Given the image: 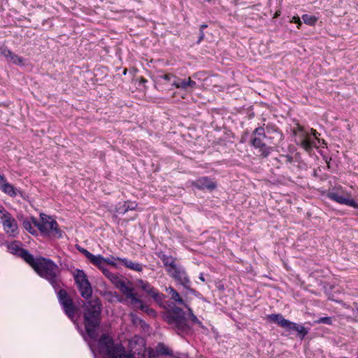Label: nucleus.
<instances>
[{
	"mask_svg": "<svg viewBox=\"0 0 358 358\" xmlns=\"http://www.w3.org/2000/svg\"><path fill=\"white\" fill-rule=\"evenodd\" d=\"M20 255L42 278L47 280L57 291L60 287V268L51 259L42 257L35 258L28 251H20Z\"/></svg>",
	"mask_w": 358,
	"mask_h": 358,
	"instance_id": "obj_1",
	"label": "nucleus"
},
{
	"mask_svg": "<svg viewBox=\"0 0 358 358\" xmlns=\"http://www.w3.org/2000/svg\"><path fill=\"white\" fill-rule=\"evenodd\" d=\"M102 304L98 298L88 301L84 305L83 324L86 335H83L85 340L87 336L95 340L98 336L97 329L101 323V313Z\"/></svg>",
	"mask_w": 358,
	"mask_h": 358,
	"instance_id": "obj_2",
	"label": "nucleus"
},
{
	"mask_svg": "<svg viewBox=\"0 0 358 358\" xmlns=\"http://www.w3.org/2000/svg\"><path fill=\"white\" fill-rule=\"evenodd\" d=\"M164 317L167 323L171 325L179 335L187 334L190 330L185 313L179 307H172L166 312Z\"/></svg>",
	"mask_w": 358,
	"mask_h": 358,
	"instance_id": "obj_3",
	"label": "nucleus"
},
{
	"mask_svg": "<svg viewBox=\"0 0 358 358\" xmlns=\"http://www.w3.org/2000/svg\"><path fill=\"white\" fill-rule=\"evenodd\" d=\"M99 352L108 356V358H133L125 352L124 348L120 345H114L111 338L106 335L101 336L98 341Z\"/></svg>",
	"mask_w": 358,
	"mask_h": 358,
	"instance_id": "obj_4",
	"label": "nucleus"
},
{
	"mask_svg": "<svg viewBox=\"0 0 358 358\" xmlns=\"http://www.w3.org/2000/svg\"><path fill=\"white\" fill-rule=\"evenodd\" d=\"M267 138L265 129L263 127L256 128L252 133L250 145L255 149L258 150L260 156L266 158L273 150L272 147L268 146L264 142Z\"/></svg>",
	"mask_w": 358,
	"mask_h": 358,
	"instance_id": "obj_5",
	"label": "nucleus"
},
{
	"mask_svg": "<svg viewBox=\"0 0 358 358\" xmlns=\"http://www.w3.org/2000/svg\"><path fill=\"white\" fill-rule=\"evenodd\" d=\"M41 222L36 218H32L34 226L36 227L42 234L54 235L57 238L62 237V232L58 229L57 222L50 217L42 213L40 215Z\"/></svg>",
	"mask_w": 358,
	"mask_h": 358,
	"instance_id": "obj_6",
	"label": "nucleus"
},
{
	"mask_svg": "<svg viewBox=\"0 0 358 358\" xmlns=\"http://www.w3.org/2000/svg\"><path fill=\"white\" fill-rule=\"evenodd\" d=\"M266 320L269 322L277 324L287 330L296 331L302 337H303L306 334L305 328L303 326L285 319L281 314L267 315L266 316Z\"/></svg>",
	"mask_w": 358,
	"mask_h": 358,
	"instance_id": "obj_7",
	"label": "nucleus"
},
{
	"mask_svg": "<svg viewBox=\"0 0 358 358\" xmlns=\"http://www.w3.org/2000/svg\"><path fill=\"white\" fill-rule=\"evenodd\" d=\"M0 225L9 236L15 237L19 233L17 221L2 206H0Z\"/></svg>",
	"mask_w": 358,
	"mask_h": 358,
	"instance_id": "obj_8",
	"label": "nucleus"
},
{
	"mask_svg": "<svg viewBox=\"0 0 358 358\" xmlns=\"http://www.w3.org/2000/svg\"><path fill=\"white\" fill-rule=\"evenodd\" d=\"M57 298L65 314L69 319L73 320L78 308L73 303L72 298L68 294L67 292L63 289H60L57 292Z\"/></svg>",
	"mask_w": 358,
	"mask_h": 358,
	"instance_id": "obj_9",
	"label": "nucleus"
},
{
	"mask_svg": "<svg viewBox=\"0 0 358 358\" xmlns=\"http://www.w3.org/2000/svg\"><path fill=\"white\" fill-rule=\"evenodd\" d=\"M73 277L80 295L85 299L91 297L92 289L84 271L83 270L76 269L74 272Z\"/></svg>",
	"mask_w": 358,
	"mask_h": 358,
	"instance_id": "obj_10",
	"label": "nucleus"
},
{
	"mask_svg": "<svg viewBox=\"0 0 358 358\" xmlns=\"http://www.w3.org/2000/svg\"><path fill=\"white\" fill-rule=\"evenodd\" d=\"M115 285L125 296L126 300L131 306H134L135 304L140 303V299H138L134 292V290L131 283L127 284L124 280L119 278L115 281Z\"/></svg>",
	"mask_w": 358,
	"mask_h": 358,
	"instance_id": "obj_11",
	"label": "nucleus"
},
{
	"mask_svg": "<svg viewBox=\"0 0 358 358\" xmlns=\"http://www.w3.org/2000/svg\"><path fill=\"white\" fill-rule=\"evenodd\" d=\"M168 273L176 281L180 284L185 289H190L191 281L182 266H177L173 269L168 270Z\"/></svg>",
	"mask_w": 358,
	"mask_h": 358,
	"instance_id": "obj_12",
	"label": "nucleus"
},
{
	"mask_svg": "<svg viewBox=\"0 0 358 358\" xmlns=\"http://www.w3.org/2000/svg\"><path fill=\"white\" fill-rule=\"evenodd\" d=\"M317 190L320 193L321 196H326L327 197L340 204H345L348 206H355L353 199L346 198L337 192H331L329 189L328 191L321 190L319 188L317 189Z\"/></svg>",
	"mask_w": 358,
	"mask_h": 358,
	"instance_id": "obj_13",
	"label": "nucleus"
},
{
	"mask_svg": "<svg viewBox=\"0 0 358 358\" xmlns=\"http://www.w3.org/2000/svg\"><path fill=\"white\" fill-rule=\"evenodd\" d=\"M0 190L11 197H15L18 194H22L20 190L16 189L13 185L7 181L6 177L3 174H0Z\"/></svg>",
	"mask_w": 358,
	"mask_h": 358,
	"instance_id": "obj_14",
	"label": "nucleus"
},
{
	"mask_svg": "<svg viewBox=\"0 0 358 358\" xmlns=\"http://www.w3.org/2000/svg\"><path fill=\"white\" fill-rule=\"evenodd\" d=\"M320 271L318 269L315 268V284L316 283L317 285L319 287L318 289L322 291H324V293L329 296L332 293V291L335 289L336 286L329 284V282L318 279L319 277L323 276L322 275L320 274Z\"/></svg>",
	"mask_w": 358,
	"mask_h": 358,
	"instance_id": "obj_15",
	"label": "nucleus"
},
{
	"mask_svg": "<svg viewBox=\"0 0 358 358\" xmlns=\"http://www.w3.org/2000/svg\"><path fill=\"white\" fill-rule=\"evenodd\" d=\"M192 186L198 188L199 189H208L213 190L216 188L215 182L212 181L208 177H201L192 182Z\"/></svg>",
	"mask_w": 358,
	"mask_h": 358,
	"instance_id": "obj_16",
	"label": "nucleus"
},
{
	"mask_svg": "<svg viewBox=\"0 0 358 358\" xmlns=\"http://www.w3.org/2000/svg\"><path fill=\"white\" fill-rule=\"evenodd\" d=\"M117 260L120 263L122 264L125 267H127L131 270L138 271V272H140L143 270V266L139 263L133 262L126 258L117 257Z\"/></svg>",
	"mask_w": 358,
	"mask_h": 358,
	"instance_id": "obj_17",
	"label": "nucleus"
},
{
	"mask_svg": "<svg viewBox=\"0 0 358 358\" xmlns=\"http://www.w3.org/2000/svg\"><path fill=\"white\" fill-rule=\"evenodd\" d=\"M166 292L170 295V297L173 301L178 304L185 305L187 307L185 301L180 297L179 293L174 288L172 287H166Z\"/></svg>",
	"mask_w": 358,
	"mask_h": 358,
	"instance_id": "obj_18",
	"label": "nucleus"
},
{
	"mask_svg": "<svg viewBox=\"0 0 358 358\" xmlns=\"http://www.w3.org/2000/svg\"><path fill=\"white\" fill-rule=\"evenodd\" d=\"M136 206V203L134 202L124 201L123 204H120V206L116 208V212L120 214H124L128 210H134Z\"/></svg>",
	"mask_w": 358,
	"mask_h": 358,
	"instance_id": "obj_19",
	"label": "nucleus"
},
{
	"mask_svg": "<svg viewBox=\"0 0 358 358\" xmlns=\"http://www.w3.org/2000/svg\"><path fill=\"white\" fill-rule=\"evenodd\" d=\"M161 260L162 261L164 265L165 266H169L168 270L173 269L174 267L177 266L175 264V259L171 256H168L166 255H162L159 256Z\"/></svg>",
	"mask_w": 358,
	"mask_h": 358,
	"instance_id": "obj_20",
	"label": "nucleus"
},
{
	"mask_svg": "<svg viewBox=\"0 0 358 358\" xmlns=\"http://www.w3.org/2000/svg\"><path fill=\"white\" fill-rule=\"evenodd\" d=\"M318 136H320V134L315 129V148L317 149L319 154L324 157L323 151L320 148H324V145H327V143L324 139H320Z\"/></svg>",
	"mask_w": 358,
	"mask_h": 358,
	"instance_id": "obj_21",
	"label": "nucleus"
},
{
	"mask_svg": "<svg viewBox=\"0 0 358 358\" xmlns=\"http://www.w3.org/2000/svg\"><path fill=\"white\" fill-rule=\"evenodd\" d=\"M171 85L176 88L187 91V80H183L176 76Z\"/></svg>",
	"mask_w": 358,
	"mask_h": 358,
	"instance_id": "obj_22",
	"label": "nucleus"
},
{
	"mask_svg": "<svg viewBox=\"0 0 358 358\" xmlns=\"http://www.w3.org/2000/svg\"><path fill=\"white\" fill-rule=\"evenodd\" d=\"M156 352L158 354L164 355H172L173 352L171 349L166 346L164 343H159L156 347Z\"/></svg>",
	"mask_w": 358,
	"mask_h": 358,
	"instance_id": "obj_23",
	"label": "nucleus"
},
{
	"mask_svg": "<svg viewBox=\"0 0 358 358\" xmlns=\"http://www.w3.org/2000/svg\"><path fill=\"white\" fill-rule=\"evenodd\" d=\"M134 306L141 309L142 311L146 313L149 315L155 316L156 315L155 311L152 308H150L148 306L145 305L143 301L141 299L140 303L135 304Z\"/></svg>",
	"mask_w": 358,
	"mask_h": 358,
	"instance_id": "obj_24",
	"label": "nucleus"
},
{
	"mask_svg": "<svg viewBox=\"0 0 358 358\" xmlns=\"http://www.w3.org/2000/svg\"><path fill=\"white\" fill-rule=\"evenodd\" d=\"M33 217L30 218V220H25L23 221L22 225L24 229H26L27 231H29L31 234H36V231L35 230L34 227H33Z\"/></svg>",
	"mask_w": 358,
	"mask_h": 358,
	"instance_id": "obj_25",
	"label": "nucleus"
},
{
	"mask_svg": "<svg viewBox=\"0 0 358 358\" xmlns=\"http://www.w3.org/2000/svg\"><path fill=\"white\" fill-rule=\"evenodd\" d=\"M104 261L105 258L102 255H98L94 257L91 263L97 266L101 270L105 266Z\"/></svg>",
	"mask_w": 358,
	"mask_h": 358,
	"instance_id": "obj_26",
	"label": "nucleus"
},
{
	"mask_svg": "<svg viewBox=\"0 0 358 358\" xmlns=\"http://www.w3.org/2000/svg\"><path fill=\"white\" fill-rule=\"evenodd\" d=\"M328 299L330 301H335L338 303H341L345 308H350L349 305H347L345 302L343 301L341 299H340L338 295L336 294V291H334V293H331L330 295H329Z\"/></svg>",
	"mask_w": 358,
	"mask_h": 358,
	"instance_id": "obj_27",
	"label": "nucleus"
},
{
	"mask_svg": "<svg viewBox=\"0 0 358 358\" xmlns=\"http://www.w3.org/2000/svg\"><path fill=\"white\" fill-rule=\"evenodd\" d=\"M302 148L308 152H311L312 151V142L310 141V138L305 137L301 140V142Z\"/></svg>",
	"mask_w": 358,
	"mask_h": 358,
	"instance_id": "obj_28",
	"label": "nucleus"
},
{
	"mask_svg": "<svg viewBox=\"0 0 358 358\" xmlns=\"http://www.w3.org/2000/svg\"><path fill=\"white\" fill-rule=\"evenodd\" d=\"M103 275L107 277L109 280H110L114 284L115 281L119 279L116 275L112 273L108 269L106 268V266L101 269Z\"/></svg>",
	"mask_w": 358,
	"mask_h": 358,
	"instance_id": "obj_29",
	"label": "nucleus"
},
{
	"mask_svg": "<svg viewBox=\"0 0 358 358\" xmlns=\"http://www.w3.org/2000/svg\"><path fill=\"white\" fill-rule=\"evenodd\" d=\"M265 131L267 134L274 133V134H275L276 136L278 137L280 139L282 138V133L275 126L267 125Z\"/></svg>",
	"mask_w": 358,
	"mask_h": 358,
	"instance_id": "obj_30",
	"label": "nucleus"
},
{
	"mask_svg": "<svg viewBox=\"0 0 358 358\" xmlns=\"http://www.w3.org/2000/svg\"><path fill=\"white\" fill-rule=\"evenodd\" d=\"M8 59L15 64H19V65L23 64V59L22 57H19L18 55H15L12 52H11V54L9 55Z\"/></svg>",
	"mask_w": 358,
	"mask_h": 358,
	"instance_id": "obj_31",
	"label": "nucleus"
},
{
	"mask_svg": "<svg viewBox=\"0 0 358 358\" xmlns=\"http://www.w3.org/2000/svg\"><path fill=\"white\" fill-rule=\"evenodd\" d=\"M9 249L12 253L16 255L17 256H18L21 258H22V256L20 255V251L21 250L27 251V250H25L24 248H20L16 243H12L10 245Z\"/></svg>",
	"mask_w": 358,
	"mask_h": 358,
	"instance_id": "obj_32",
	"label": "nucleus"
},
{
	"mask_svg": "<svg viewBox=\"0 0 358 358\" xmlns=\"http://www.w3.org/2000/svg\"><path fill=\"white\" fill-rule=\"evenodd\" d=\"M333 319L331 317H322L315 320V324H325L328 325L332 324Z\"/></svg>",
	"mask_w": 358,
	"mask_h": 358,
	"instance_id": "obj_33",
	"label": "nucleus"
},
{
	"mask_svg": "<svg viewBox=\"0 0 358 358\" xmlns=\"http://www.w3.org/2000/svg\"><path fill=\"white\" fill-rule=\"evenodd\" d=\"M147 294L151 296L155 301H160L163 298V295H160L153 287H151Z\"/></svg>",
	"mask_w": 358,
	"mask_h": 358,
	"instance_id": "obj_34",
	"label": "nucleus"
},
{
	"mask_svg": "<svg viewBox=\"0 0 358 358\" xmlns=\"http://www.w3.org/2000/svg\"><path fill=\"white\" fill-rule=\"evenodd\" d=\"M138 285L140 286V287L144 290L146 293H148V292L151 289V287L152 286H151V285L147 282V281H143V280H139L138 282Z\"/></svg>",
	"mask_w": 358,
	"mask_h": 358,
	"instance_id": "obj_35",
	"label": "nucleus"
},
{
	"mask_svg": "<svg viewBox=\"0 0 358 358\" xmlns=\"http://www.w3.org/2000/svg\"><path fill=\"white\" fill-rule=\"evenodd\" d=\"M117 257H115L113 256H111L110 257L105 258L104 264L106 265V264H107L108 265H110V266H113V267L117 268V264L115 262V261H117Z\"/></svg>",
	"mask_w": 358,
	"mask_h": 358,
	"instance_id": "obj_36",
	"label": "nucleus"
},
{
	"mask_svg": "<svg viewBox=\"0 0 358 358\" xmlns=\"http://www.w3.org/2000/svg\"><path fill=\"white\" fill-rule=\"evenodd\" d=\"M188 310H189V317H190L192 322L194 324H196L199 326H201V322L196 317V315H194L192 310L190 308H188Z\"/></svg>",
	"mask_w": 358,
	"mask_h": 358,
	"instance_id": "obj_37",
	"label": "nucleus"
},
{
	"mask_svg": "<svg viewBox=\"0 0 358 358\" xmlns=\"http://www.w3.org/2000/svg\"><path fill=\"white\" fill-rule=\"evenodd\" d=\"M159 78H162V79H164L166 81H172L175 80V78H176V76L172 74V73H166V74H162V75H159L158 76Z\"/></svg>",
	"mask_w": 358,
	"mask_h": 358,
	"instance_id": "obj_38",
	"label": "nucleus"
},
{
	"mask_svg": "<svg viewBox=\"0 0 358 358\" xmlns=\"http://www.w3.org/2000/svg\"><path fill=\"white\" fill-rule=\"evenodd\" d=\"M302 20L304 22V23L309 24L310 26L313 25V16L305 14L302 15Z\"/></svg>",
	"mask_w": 358,
	"mask_h": 358,
	"instance_id": "obj_39",
	"label": "nucleus"
},
{
	"mask_svg": "<svg viewBox=\"0 0 358 358\" xmlns=\"http://www.w3.org/2000/svg\"><path fill=\"white\" fill-rule=\"evenodd\" d=\"M353 308H352V310L354 315L353 321L358 322V303H353Z\"/></svg>",
	"mask_w": 358,
	"mask_h": 358,
	"instance_id": "obj_40",
	"label": "nucleus"
},
{
	"mask_svg": "<svg viewBox=\"0 0 358 358\" xmlns=\"http://www.w3.org/2000/svg\"><path fill=\"white\" fill-rule=\"evenodd\" d=\"M0 53L6 59H8V56L11 54V51L8 50L6 46L2 45L0 47Z\"/></svg>",
	"mask_w": 358,
	"mask_h": 358,
	"instance_id": "obj_41",
	"label": "nucleus"
},
{
	"mask_svg": "<svg viewBox=\"0 0 358 358\" xmlns=\"http://www.w3.org/2000/svg\"><path fill=\"white\" fill-rule=\"evenodd\" d=\"M280 161L284 163H291L293 161V158L292 156L289 155H281L280 156Z\"/></svg>",
	"mask_w": 358,
	"mask_h": 358,
	"instance_id": "obj_42",
	"label": "nucleus"
},
{
	"mask_svg": "<svg viewBox=\"0 0 358 358\" xmlns=\"http://www.w3.org/2000/svg\"><path fill=\"white\" fill-rule=\"evenodd\" d=\"M196 87V83L195 81L192 80L190 78L187 79V90L189 88L194 89Z\"/></svg>",
	"mask_w": 358,
	"mask_h": 358,
	"instance_id": "obj_43",
	"label": "nucleus"
},
{
	"mask_svg": "<svg viewBox=\"0 0 358 358\" xmlns=\"http://www.w3.org/2000/svg\"><path fill=\"white\" fill-rule=\"evenodd\" d=\"M85 256L90 260V262H91L92 260L94 258V257L96 255L92 254L91 252H90L89 251L86 252V254L85 255Z\"/></svg>",
	"mask_w": 358,
	"mask_h": 358,
	"instance_id": "obj_44",
	"label": "nucleus"
},
{
	"mask_svg": "<svg viewBox=\"0 0 358 358\" xmlns=\"http://www.w3.org/2000/svg\"><path fill=\"white\" fill-rule=\"evenodd\" d=\"M292 22H294V23H297L299 25L301 24L300 18L299 17H293Z\"/></svg>",
	"mask_w": 358,
	"mask_h": 358,
	"instance_id": "obj_45",
	"label": "nucleus"
},
{
	"mask_svg": "<svg viewBox=\"0 0 358 358\" xmlns=\"http://www.w3.org/2000/svg\"><path fill=\"white\" fill-rule=\"evenodd\" d=\"M204 38V33L202 30H200L199 38L198 40V43H199Z\"/></svg>",
	"mask_w": 358,
	"mask_h": 358,
	"instance_id": "obj_46",
	"label": "nucleus"
},
{
	"mask_svg": "<svg viewBox=\"0 0 358 358\" xmlns=\"http://www.w3.org/2000/svg\"><path fill=\"white\" fill-rule=\"evenodd\" d=\"M206 27H207V24H203L200 27V30H202L203 31V29H206Z\"/></svg>",
	"mask_w": 358,
	"mask_h": 358,
	"instance_id": "obj_47",
	"label": "nucleus"
},
{
	"mask_svg": "<svg viewBox=\"0 0 358 358\" xmlns=\"http://www.w3.org/2000/svg\"><path fill=\"white\" fill-rule=\"evenodd\" d=\"M199 279L203 281V282H205V278H204V276H203V273H201L200 275H199Z\"/></svg>",
	"mask_w": 358,
	"mask_h": 358,
	"instance_id": "obj_48",
	"label": "nucleus"
},
{
	"mask_svg": "<svg viewBox=\"0 0 358 358\" xmlns=\"http://www.w3.org/2000/svg\"><path fill=\"white\" fill-rule=\"evenodd\" d=\"M354 205L355 206H350L358 209V203H357L355 200H354Z\"/></svg>",
	"mask_w": 358,
	"mask_h": 358,
	"instance_id": "obj_49",
	"label": "nucleus"
},
{
	"mask_svg": "<svg viewBox=\"0 0 358 358\" xmlns=\"http://www.w3.org/2000/svg\"><path fill=\"white\" fill-rule=\"evenodd\" d=\"M146 82H147V80H146V79H145V78H143V77H141V83H146Z\"/></svg>",
	"mask_w": 358,
	"mask_h": 358,
	"instance_id": "obj_50",
	"label": "nucleus"
},
{
	"mask_svg": "<svg viewBox=\"0 0 358 358\" xmlns=\"http://www.w3.org/2000/svg\"><path fill=\"white\" fill-rule=\"evenodd\" d=\"M81 252H83V254L85 255L86 254L87 252H88V250H87L86 249H83L81 250Z\"/></svg>",
	"mask_w": 358,
	"mask_h": 358,
	"instance_id": "obj_51",
	"label": "nucleus"
},
{
	"mask_svg": "<svg viewBox=\"0 0 358 358\" xmlns=\"http://www.w3.org/2000/svg\"><path fill=\"white\" fill-rule=\"evenodd\" d=\"M314 21H315V23L317 21V18L315 17V19H314Z\"/></svg>",
	"mask_w": 358,
	"mask_h": 358,
	"instance_id": "obj_52",
	"label": "nucleus"
},
{
	"mask_svg": "<svg viewBox=\"0 0 358 358\" xmlns=\"http://www.w3.org/2000/svg\"><path fill=\"white\" fill-rule=\"evenodd\" d=\"M149 358H155L154 357H150Z\"/></svg>",
	"mask_w": 358,
	"mask_h": 358,
	"instance_id": "obj_53",
	"label": "nucleus"
},
{
	"mask_svg": "<svg viewBox=\"0 0 358 358\" xmlns=\"http://www.w3.org/2000/svg\"><path fill=\"white\" fill-rule=\"evenodd\" d=\"M357 358H358V357H357Z\"/></svg>",
	"mask_w": 358,
	"mask_h": 358,
	"instance_id": "obj_54",
	"label": "nucleus"
}]
</instances>
